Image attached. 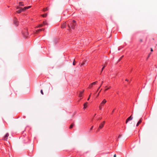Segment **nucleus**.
<instances>
[{
	"mask_svg": "<svg viewBox=\"0 0 157 157\" xmlns=\"http://www.w3.org/2000/svg\"><path fill=\"white\" fill-rule=\"evenodd\" d=\"M68 25L69 29H74L75 26L76 25V21L75 20L70 21L68 22Z\"/></svg>",
	"mask_w": 157,
	"mask_h": 157,
	"instance_id": "nucleus-1",
	"label": "nucleus"
},
{
	"mask_svg": "<svg viewBox=\"0 0 157 157\" xmlns=\"http://www.w3.org/2000/svg\"><path fill=\"white\" fill-rule=\"evenodd\" d=\"M31 7V6H29L26 7H25L23 8H21L19 7V6H17V10L19 9V10L17 11V13H21V12L25 11L26 10H27L30 8Z\"/></svg>",
	"mask_w": 157,
	"mask_h": 157,
	"instance_id": "nucleus-2",
	"label": "nucleus"
},
{
	"mask_svg": "<svg viewBox=\"0 0 157 157\" xmlns=\"http://www.w3.org/2000/svg\"><path fill=\"white\" fill-rule=\"evenodd\" d=\"M22 34L25 38H26L29 36V33L26 29H25L22 32Z\"/></svg>",
	"mask_w": 157,
	"mask_h": 157,
	"instance_id": "nucleus-3",
	"label": "nucleus"
},
{
	"mask_svg": "<svg viewBox=\"0 0 157 157\" xmlns=\"http://www.w3.org/2000/svg\"><path fill=\"white\" fill-rule=\"evenodd\" d=\"M105 124V121H103V122H102V123H101L100 124L98 128V129L97 130V132H99V131L103 127Z\"/></svg>",
	"mask_w": 157,
	"mask_h": 157,
	"instance_id": "nucleus-4",
	"label": "nucleus"
},
{
	"mask_svg": "<svg viewBox=\"0 0 157 157\" xmlns=\"http://www.w3.org/2000/svg\"><path fill=\"white\" fill-rule=\"evenodd\" d=\"M98 83V82L97 81H95V82H93L92 83L90 84L89 85L88 88L89 89H91V88L93 87L94 85H95Z\"/></svg>",
	"mask_w": 157,
	"mask_h": 157,
	"instance_id": "nucleus-5",
	"label": "nucleus"
},
{
	"mask_svg": "<svg viewBox=\"0 0 157 157\" xmlns=\"http://www.w3.org/2000/svg\"><path fill=\"white\" fill-rule=\"evenodd\" d=\"M9 133H6L3 137L2 139L5 141H7V140L8 139V137L9 136Z\"/></svg>",
	"mask_w": 157,
	"mask_h": 157,
	"instance_id": "nucleus-6",
	"label": "nucleus"
},
{
	"mask_svg": "<svg viewBox=\"0 0 157 157\" xmlns=\"http://www.w3.org/2000/svg\"><path fill=\"white\" fill-rule=\"evenodd\" d=\"M107 101L105 99H104L103 101L101 102L99 105L103 106L105 104L106 102Z\"/></svg>",
	"mask_w": 157,
	"mask_h": 157,
	"instance_id": "nucleus-7",
	"label": "nucleus"
},
{
	"mask_svg": "<svg viewBox=\"0 0 157 157\" xmlns=\"http://www.w3.org/2000/svg\"><path fill=\"white\" fill-rule=\"evenodd\" d=\"M133 118V117L132 115L129 117L126 120V123L127 124L128 121L132 120Z\"/></svg>",
	"mask_w": 157,
	"mask_h": 157,
	"instance_id": "nucleus-8",
	"label": "nucleus"
},
{
	"mask_svg": "<svg viewBox=\"0 0 157 157\" xmlns=\"http://www.w3.org/2000/svg\"><path fill=\"white\" fill-rule=\"evenodd\" d=\"M88 103L87 102H86L83 104V109L84 110H85L87 107L88 106Z\"/></svg>",
	"mask_w": 157,
	"mask_h": 157,
	"instance_id": "nucleus-9",
	"label": "nucleus"
},
{
	"mask_svg": "<svg viewBox=\"0 0 157 157\" xmlns=\"http://www.w3.org/2000/svg\"><path fill=\"white\" fill-rule=\"evenodd\" d=\"M84 90H83L82 91H81L80 92L79 94V98H81L82 96V94L84 92Z\"/></svg>",
	"mask_w": 157,
	"mask_h": 157,
	"instance_id": "nucleus-10",
	"label": "nucleus"
},
{
	"mask_svg": "<svg viewBox=\"0 0 157 157\" xmlns=\"http://www.w3.org/2000/svg\"><path fill=\"white\" fill-rule=\"evenodd\" d=\"M111 86H109L108 87L107 86H105V88H106L104 90V92H105L107 90L111 88Z\"/></svg>",
	"mask_w": 157,
	"mask_h": 157,
	"instance_id": "nucleus-11",
	"label": "nucleus"
},
{
	"mask_svg": "<svg viewBox=\"0 0 157 157\" xmlns=\"http://www.w3.org/2000/svg\"><path fill=\"white\" fill-rule=\"evenodd\" d=\"M142 119H140L139 121H138V122H137V124L136 125V127H137L139 126V124H140L141 123V122H142Z\"/></svg>",
	"mask_w": 157,
	"mask_h": 157,
	"instance_id": "nucleus-12",
	"label": "nucleus"
},
{
	"mask_svg": "<svg viewBox=\"0 0 157 157\" xmlns=\"http://www.w3.org/2000/svg\"><path fill=\"white\" fill-rule=\"evenodd\" d=\"M66 22L63 23L61 26V28H64L66 27Z\"/></svg>",
	"mask_w": 157,
	"mask_h": 157,
	"instance_id": "nucleus-13",
	"label": "nucleus"
},
{
	"mask_svg": "<svg viewBox=\"0 0 157 157\" xmlns=\"http://www.w3.org/2000/svg\"><path fill=\"white\" fill-rule=\"evenodd\" d=\"M14 22L16 25H18V22L16 19L14 20Z\"/></svg>",
	"mask_w": 157,
	"mask_h": 157,
	"instance_id": "nucleus-14",
	"label": "nucleus"
},
{
	"mask_svg": "<svg viewBox=\"0 0 157 157\" xmlns=\"http://www.w3.org/2000/svg\"><path fill=\"white\" fill-rule=\"evenodd\" d=\"M44 29H40L37 30L36 31V32L38 33V32H39L40 31H44Z\"/></svg>",
	"mask_w": 157,
	"mask_h": 157,
	"instance_id": "nucleus-15",
	"label": "nucleus"
},
{
	"mask_svg": "<svg viewBox=\"0 0 157 157\" xmlns=\"http://www.w3.org/2000/svg\"><path fill=\"white\" fill-rule=\"evenodd\" d=\"M19 6H24V4L23 2H20L19 3Z\"/></svg>",
	"mask_w": 157,
	"mask_h": 157,
	"instance_id": "nucleus-16",
	"label": "nucleus"
},
{
	"mask_svg": "<svg viewBox=\"0 0 157 157\" xmlns=\"http://www.w3.org/2000/svg\"><path fill=\"white\" fill-rule=\"evenodd\" d=\"M103 81H102V82H101V85H100L98 87V89H97V92L98 91V90L100 88V87H101V86L102 85V84H103Z\"/></svg>",
	"mask_w": 157,
	"mask_h": 157,
	"instance_id": "nucleus-17",
	"label": "nucleus"
},
{
	"mask_svg": "<svg viewBox=\"0 0 157 157\" xmlns=\"http://www.w3.org/2000/svg\"><path fill=\"white\" fill-rule=\"evenodd\" d=\"M43 25H48V23L47 22V21H43Z\"/></svg>",
	"mask_w": 157,
	"mask_h": 157,
	"instance_id": "nucleus-18",
	"label": "nucleus"
},
{
	"mask_svg": "<svg viewBox=\"0 0 157 157\" xmlns=\"http://www.w3.org/2000/svg\"><path fill=\"white\" fill-rule=\"evenodd\" d=\"M74 125V124L73 123H72L70 126V128L71 129L73 127Z\"/></svg>",
	"mask_w": 157,
	"mask_h": 157,
	"instance_id": "nucleus-19",
	"label": "nucleus"
},
{
	"mask_svg": "<svg viewBox=\"0 0 157 157\" xmlns=\"http://www.w3.org/2000/svg\"><path fill=\"white\" fill-rule=\"evenodd\" d=\"M43 26V25L42 24H40L39 25H38L37 27H36L37 28H38V27H42V26Z\"/></svg>",
	"mask_w": 157,
	"mask_h": 157,
	"instance_id": "nucleus-20",
	"label": "nucleus"
},
{
	"mask_svg": "<svg viewBox=\"0 0 157 157\" xmlns=\"http://www.w3.org/2000/svg\"><path fill=\"white\" fill-rule=\"evenodd\" d=\"M48 10V7H46L45 8H44V9L43 11H46Z\"/></svg>",
	"mask_w": 157,
	"mask_h": 157,
	"instance_id": "nucleus-21",
	"label": "nucleus"
},
{
	"mask_svg": "<svg viewBox=\"0 0 157 157\" xmlns=\"http://www.w3.org/2000/svg\"><path fill=\"white\" fill-rule=\"evenodd\" d=\"M103 106H101L100 105H99V109L100 110H102V107Z\"/></svg>",
	"mask_w": 157,
	"mask_h": 157,
	"instance_id": "nucleus-22",
	"label": "nucleus"
},
{
	"mask_svg": "<svg viewBox=\"0 0 157 157\" xmlns=\"http://www.w3.org/2000/svg\"><path fill=\"white\" fill-rule=\"evenodd\" d=\"M47 16V14H43L42 15V16L43 17H45Z\"/></svg>",
	"mask_w": 157,
	"mask_h": 157,
	"instance_id": "nucleus-23",
	"label": "nucleus"
},
{
	"mask_svg": "<svg viewBox=\"0 0 157 157\" xmlns=\"http://www.w3.org/2000/svg\"><path fill=\"white\" fill-rule=\"evenodd\" d=\"M40 93H41V94L42 95H43L44 94V93H43V90H40Z\"/></svg>",
	"mask_w": 157,
	"mask_h": 157,
	"instance_id": "nucleus-24",
	"label": "nucleus"
},
{
	"mask_svg": "<svg viewBox=\"0 0 157 157\" xmlns=\"http://www.w3.org/2000/svg\"><path fill=\"white\" fill-rule=\"evenodd\" d=\"M90 95H91V94L89 95V97L87 99V101H88L89 100V99L90 98Z\"/></svg>",
	"mask_w": 157,
	"mask_h": 157,
	"instance_id": "nucleus-25",
	"label": "nucleus"
},
{
	"mask_svg": "<svg viewBox=\"0 0 157 157\" xmlns=\"http://www.w3.org/2000/svg\"><path fill=\"white\" fill-rule=\"evenodd\" d=\"M73 64L74 65H75V59L74 60V62L73 63Z\"/></svg>",
	"mask_w": 157,
	"mask_h": 157,
	"instance_id": "nucleus-26",
	"label": "nucleus"
},
{
	"mask_svg": "<svg viewBox=\"0 0 157 157\" xmlns=\"http://www.w3.org/2000/svg\"><path fill=\"white\" fill-rule=\"evenodd\" d=\"M105 66H104L102 68V69H101V72L103 70V69H104V68H105Z\"/></svg>",
	"mask_w": 157,
	"mask_h": 157,
	"instance_id": "nucleus-27",
	"label": "nucleus"
},
{
	"mask_svg": "<svg viewBox=\"0 0 157 157\" xmlns=\"http://www.w3.org/2000/svg\"><path fill=\"white\" fill-rule=\"evenodd\" d=\"M105 66H104L102 68V69H101V72L103 70V69H104V68H105Z\"/></svg>",
	"mask_w": 157,
	"mask_h": 157,
	"instance_id": "nucleus-28",
	"label": "nucleus"
},
{
	"mask_svg": "<svg viewBox=\"0 0 157 157\" xmlns=\"http://www.w3.org/2000/svg\"><path fill=\"white\" fill-rule=\"evenodd\" d=\"M121 135H119L118 136V138H120L121 137Z\"/></svg>",
	"mask_w": 157,
	"mask_h": 157,
	"instance_id": "nucleus-29",
	"label": "nucleus"
},
{
	"mask_svg": "<svg viewBox=\"0 0 157 157\" xmlns=\"http://www.w3.org/2000/svg\"><path fill=\"white\" fill-rule=\"evenodd\" d=\"M139 41L140 42H142V39L140 40Z\"/></svg>",
	"mask_w": 157,
	"mask_h": 157,
	"instance_id": "nucleus-30",
	"label": "nucleus"
},
{
	"mask_svg": "<svg viewBox=\"0 0 157 157\" xmlns=\"http://www.w3.org/2000/svg\"><path fill=\"white\" fill-rule=\"evenodd\" d=\"M93 127H94V126H92L91 127V128H90V130H91L92 129H93Z\"/></svg>",
	"mask_w": 157,
	"mask_h": 157,
	"instance_id": "nucleus-31",
	"label": "nucleus"
},
{
	"mask_svg": "<svg viewBox=\"0 0 157 157\" xmlns=\"http://www.w3.org/2000/svg\"><path fill=\"white\" fill-rule=\"evenodd\" d=\"M99 93H100L99 92L98 93V94L97 95V96H98L99 95Z\"/></svg>",
	"mask_w": 157,
	"mask_h": 157,
	"instance_id": "nucleus-32",
	"label": "nucleus"
},
{
	"mask_svg": "<svg viewBox=\"0 0 157 157\" xmlns=\"http://www.w3.org/2000/svg\"><path fill=\"white\" fill-rule=\"evenodd\" d=\"M151 51L152 52V51H153V49L152 48H151Z\"/></svg>",
	"mask_w": 157,
	"mask_h": 157,
	"instance_id": "nucleus-33",
	"label": "nucleus"
},
{
	"mask_svg": "<svg viewBox=\"0 0 157 157\" xmlns=\"http://www.w3.org/2000/svg\"><path fill=\"white\" fill-rule=\"evenodd\" d=\"M101 90H102V89H101L100 90V91H99V93L101 91Z\"/></svg>",
	"mask_w": 157,
	"mask_h": 157,
	"instance_id": "nucleus-34",
	"label": "nucleus"
},
{
	"mask_svg": "<svg viewBox=\"0 0 157 157\" xmlns=\"http://www.w3.org/2000/svg\"><path fill=\"white\" fill-rule=\"evenodd\" d=\"M114 157H116V155H114Z\"/></svg>",
	"mask_w": 157,
	"mask_h": 157,
	"instance_id": "nucleus-35",
	"label": "nucleus"
},
{
	"mask_svg": "<svg viewBox=\"0 0 157 157\" xmlns=\"http://www.w3.org/2000/svg\"><path fill=\"white\" fill-rule=\"evenodd\" d=\"M125 80H126V81H128V80L127 79H126Z\"/></svg>",
	"mask_w": 157,
	"mask_h": 157,
	"instance_id": "nucleus-36",
	"label": "nucleus"
},
{
	"mask_svg": "<svg viewBox=\"0 0 157 157\" xmlns=\"http://www.w3.org/2000/svg\"><path fill=\"white\" fill-rule=\"evenodd\" d=\"M102 119V118L101 117H100V118H99V119L100 120H101Z\"/></svg>",
	"mask_w": 157,
	"mask_h": 157,
	"instance_id": "nucleus-37",
	"label": "nucleus"
},
{
	"mask_svg": "<svg viewBox=\"0 0 157 157\" xmlns=\"http://www.w3.org/2000/svg\"><path fill=\"white\" fill-rule=\"evenodd\" d=\"M118 50H120V48H118Z\"/></svg>",
	"mask_w": 157,
	"mask_h": 157,
	"instance_id": "nucleus-38",
	"label": "nucleus"
},
{
	"mask_svg": "<svg viewBox=\"0 0 157 157\" xmlns=\"http://www.w3.org/2000/svg\"><path fill=\"white\" fill-rule=\"evenodd\" d=\"M114 110L112 112H114Z\"/></svg>",
	"mask_w": 157,
	"mask_h": 157,
	"instance_id": "nucleus-39",
	"label": "nucleus"
},
{
	"mask_svg": "<svg viewBox=\"0 0 157 157\" xmlns=\"http://www.w3.org/2000/svg\"><path fill=\"white\" fill-rule=\"evenodd\" d=\"M96 114H94V115L95 116L96 115Z\"/></svg>",
	"mask_w": 157,
	"mask_h": 157,
	"instance_id": "nucleus-40",
	"label": "nucleus"
},
{
	"mask_svg": "<svg viewBox=\"0 0 157 157\" xmlns=\"http://www.w3.org/2000/svg\"><path fill=\"white\" fill-rule=\"evenodd\" d=\"M96 114H94V115L95 116L96 115Z\"/></svg>",
	"mask_w": 157,
	"mask_h": 157,
	"instance_id": "nucleus-41",
	"label": "nucleus"
}]
</instances>
